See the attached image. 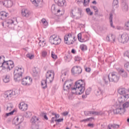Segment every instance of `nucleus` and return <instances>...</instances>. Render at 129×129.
<instances>
[{
  "label": "nucleus",
  "instance_id": "f257e3e1",
  "mask_svg": "<svg viewBox=\"0 0 129 129\" xmlns=\"http://www.w3.org/2000/svg\"><path fill=\"white\" fill-rule=\"evenodd\" d=\"M71 89L74 94H82L85 90V82L82 80L77 81Z\"/></svg>",
  "mask_w": 129,
  "mask_h": 129
},
{
  "label": "nucleus",
  "instance_id": "f03ea898",
  "mask_svg": "<svg viewBox=\"0 0 129 129\" xmlns=\"http://www.w3.org/2000/svg\"><path fill=\"white\" fill-rule=\"evenodd\" d=\"M0 66L4 69H7L9 71H11L15 67L14 61L12 60H5L4 56H0Z\"/></svg>",
  "mask_w": 129,
  "mask_h": 129
},
{
  "label": "nucleus",
  "instance_id": "7ed1b4c3",
  "mask_svg": "<svg viewBox=\"0 0 129 129\" xmlns=\"http://www.w3.org/2000/svg\"><path fill=\"white\" fill-rule=\"evenodd\" d=\"M24 73V69L16 67L14 70V80L15 82H20L22 80V76Z\"/></svg>",
  "mask_w": 129,
  "mask_h": 129
},
{
  "label": "nucleus",
  "instance_id": "20e7f679",
  "mask_svg": "<svg viewBox=\"0 0 129 129\" xmlns=\"http://www.w3.org/2000/svg\"><path fill=\"white\" fill-rule=\"evenodd\" d=\"M17 19L16 18L13 19H9L3 23V27L5 25V28H9V29H14L15 28V22Z\"/></svg>",
  "mask_w": 129,
  "mask_h": 129
},
{
  "label": "nucleus",
  "instance_id": "39448f33",
  "mask_svg": "<svg viewBox=\"0 0 129 129\" xmlns=\"http://www.w3.org/2000/svg\"><path fill=\"white\" fill-rule=\"evenodd\" d=\"M49 42L52 45H59L61 43V39L59 36L53 35L50 37Z\"/></svg>",
  "mask_w": 129,
  "mask_h": 129
},
{
  "label": "nucleus",
  "instance_id": "423d86ee",
  "mask_svg": "<svg viewBox=\"0 0 129 129\" xmlns=\"http://www.w3.org/2000/svg\"><path fill=\"white\" fill-rule=\"evenodd\" d=\"M81 14V10L80 9H74L72 11L71 16L72 18H76V19L78 20L81 18H82V15Z\"/></svg>",
  "mask_w": 129,
  "mask_h": 129
},
{
  "label": "nucleus",
  "instance_id": "0eeeda50",
  "mask_svg": "<svg viewBox=\"0 0 129 129\" xmlns=\"http://www.w3.org/2000/svg\"><path fill=\"white\" fill-rule=\"evenodd\" d=\"M18 95V93H16V91H7L4 93V96L5 98H8L10 99L12 97H14L15 96Z\"/></svg>",
  "mask_w": 129,
  "mask_h": 129
},
{
  "label": "nucleus",
  "instance_id": "6e6552de",
  "mask_svg": "<svg viewBox=\"0 0 129 129\" xmlns=\"http://www.w3.org/2000/svg\"><path fill=\"white\" fill-rule=\"evenodd\" d=\"M55 74L54 71L52 70H50L47 72L46 74V80L50 82V83L53 82L54 80V76Z\"/></svg>",
  "mask_w": 129,
  "mask_h": 129
},
{
  "label": "nucleus",
  "instance_id": "1a4fd4ad",
  "mask_svg": "<svg viewBox=\"0 0 129 129\" xmlns=\"http://www.w3.org/2000/svg\"><path fill=\"white\" fill-rule=\"evenodd\" d=\"M111 75L110 82H114L116 83L119 80V76H118V73L113 72L110 73Z\"/></svg>",
  "mask_w": 129,
  "mask_h": 129
},
{
  "label": "nucleus",
  "instance_id": "9d476101",
  "mask_svg": "<svg viewBox=\"0 0 129 129\" xmlns=\"http://www.w3.org/2000/svg\"><path fill=\"white\" fill-rule=\"evenodd\" d=\"M32 82L33 79L30 77H26L23 78L21 82L22 85H24L25 86H30Z\"/></svg>",
  "mask_w": 129,
  "mask_h": 129
},
{
  "label": "nucleus",
  "instance_id": "9b49d317",
  "mask_svg": "<svg viewBox=\"0 0 129 129\" xmlns=\"http://www.w3.org/2000/svg\"><path fill=\"white\" fill-rule=\"evenodd\" d=\"M82 73V69L80 67L75 66L72 70V73L75 76H78L79 74H81Z\"/></svg>",
  "mask_w": 129,
  "mask_h": 129
},
{
  "label": "nucleus",
  "instance_id": "f8f14e48",
  "mask_svg": "<svg viewBox=\"0 0 129 129\" xmlns=\"http://www.w3.org/2000/svg\"><path fill=\"white\" fill-rule=\"evenodd\" d=\"M128 34L126 33H124L120 36V38L119 39V42L122 44H125L127 42H128Z\"/></svg>",
  "mask_w": 129,
  "mask_h": 129
},
{
  "label": "nucleus",
  "instance_id": "ddd939ff",
  "mask_svg": "<svg viewBox=\"0 0 129 129\" xmlns=\"http://www.w3.org/2000/svg\"><path fill=\"white\" fill-rule=\"evenodd\" d=\"M39 120V118H38L36 116H33L31 119V122L32 123L31 127L32 129H39V125L36 124V122Z\"/></svg>",
  "mask_w": 129,
  "mask_h": 129
},
{
  "label": "nucleus",
  "instance_id": "4468645a",
  "mask_svg": "<svg viewBox=\"0 0 129 129\" xmlns=\"http://www.w3.org/2000/svg\"><path fill=\"white\" fill-rule=\"evenodd\" d=\"M129 98V95L128 94H125V95H122L121 96L119 97L118 98V101L120 104L121 103H123L125 100H127Z\"/></svg>",
  "mask_w": 129,
  "mask_h": 129
},
{
  "label": "nucleus",
  "instance_id": "2eb2a0df",
  "mask_svg": "<svg viewBox=\"0 0 129 129\" xmlns=\"http://www.w3.org/2000/svg\"><path fill=\"white\" fill-rule=\"evenodd\" d=\"M72 86V82L70 81H66L63 84V90H69Z\"/></svg>",
  "mask_w": 129,
  "mask_h": 129
},
{
  "label": "nucleus",
  "instance_id": "dca6fc26",
  "mask_svg": "<svg viewBox=\"0 0 129 129\" xmlns=\"http://www.w3.org/2000/svg\"><path fill=\"white\" fill-rule=\"evenodd\" d=\"M72 39V34L71 33H69L68 34V35H66L64 36V41L66 42H65L66 44H67L68 45H71L74 43V41L73 40H71V42L68 40L69 39Z\"/></svg>",
  "mask_w": 129,
  "mask_h": 129
},
{
  "label": "nucleus",
  "instance_id": "f3484780",
  "mask_svg": "<svg viewBox=\"0 0 129 129\" xmlns=\"http://www.w3.org/2000/svg\"><path fill=\"white\" fill-rule=\"evenodd\" d=\"M19 107L22 111H26L28 109V104L24 102H21L19 105Z\"/></svg>",
  "mask_w": 129,
  "mask_h": 129
},
{
  "label": "nucleus",
  "instance_id": "a211bd4d",
  "mask_svg": "<svg viewBox=\"0 0 129 129\" xmlns=\"http://www.w3.org/2000/svg\"><path fill=\"white\" fill-rule=\"evenodd\" d=\"M8 17H9V13L5 11H2L0 12V20L5 21V20H7V18H8Z\"/></svg>",
  "mask_w": 129,
  "mask_h": 129
},
{
  "label": "nucleus",
  "instance_id": "6ab92c4d",
  "mask_svg": "<svg viewBox=\"0 0 129 129\" xmlns=\"http://www.w3.org/2000/svg\"><path fill=\"white\" fill-rule=\"evenodd\" d=\"M106 41L108 42H111V43H114L115 42V36L113 34H110V36H107L106 38Z\"/></svg>",
  "mask_w": 129,
  "mask_h": 129
},
{
  "label": "nucleus",
  "instance_id": "aec40b11",
  "mask_svg": "<svg viewBox=\"0 0 129 129\" xmlns=\"http://www.w3.org/2000/svg\"><path fill=\"white\" fill-rule=\"evenodd\" d=\"M55 4L59 7H63V6H65L66 5V2L65 0H54Z\"/></svg>",
  "mask_w": 129,
  "mask_h": 129
},
{
  "label": "nucleus",
  "instance_id": "412c9836",
  "mask_svg": "<svg viewBox=\"0 0 129 129\" xmlns=\"http://www.w3.org/2000/svg\"><path fill=\"white\" fill-rule=\"evenodd\" d=\"M4 6L6 8H12L13 7V2L10 0L5 1Z\"/></svg>",
  "mask_w": 129,
  "mask_h": 129
},
{
  "label": "nucleus",
  "instance_id": "4be33fe9",
  "mask_svg": "<svg viewBox=\"0 0 129 129\" xmlns=\"http://www.w3.org/2000/svg\"><path fill=\"white\" fill-rule=\"evenodd\" d=\"M121 9L122 10V12L124 13H126L128 10V6H127V4L125 3H122L121 5Z\"/></svg>",
  "mask_w": 129,
  "mask_h": 129
},
{
  "label": "nucleus",
  "instance_id": "5701e85b",
  "mask_svg": "<svg viewBox=\"0 0 129 129\" xmlns=\"http://www.w3.org/2000/svg\"><path fill=\"white\" fill-rule=\"evenodd\" d=\"M22 121L20 120V118L19 117H15L13 120V123L15 124V125H19L21 123Z\"/></svg>",
  "mask_w": 129,
  "mask_h": 129
},
{
  "label": "nucleus",
  "instance_id": "b1692460",
  "mask_svg": "<svg viewBox=\"0 0 129 129\" xmlns=\"http://www.w3.org/2000/svg\"><path fill=\"white\" fill-rule=\"evenodd\" d=\"M119 127V125L117 124H109L107 126L108 129H116Z\"/></svg>",
  "mask_w": 129,
  "mask_h": 129
},
{
  "label": "nucleus",
  "instance_id": "393cba45",
  "mask_svg": "<svg viewBox=\"0 0 129 129\" xmlns=\"http://www.w3.org/2000/svg\"><path fill=\"white\" fill-rule=\"evenodd\" d=\"M118 93L121 95H125L126 94V90L124 88H120L118 90Z\"/></svg>",
  "mask_w": 129,
  "mask_h": 129
},
{
  "label": "nucleus",
  "instance_id": "a878e982",
  "mask_svg": "<svg viewBox=\"0 0 129 129\" xmlns=\"http://www.w3.org/2000/svg\"><path fill=\"white\" fill-rule=\"evenodd\" d=\"M22 15L23 17L28 18L30 16V12L27 9H23L22 11Z\"/></svg>",
  "mask_w": 129,
  "mask_h": 129
},
{
  "label": "nucleus",
  "instance_id": "bb28decb",
  "mask_svg": "<svg viewBox=\"0 0 129 129\" xmlns=\"http://www.w3.org/2000/svg\"><path fill=\"white\" fill-rule=\"evenodd\" d=\"M113 19V15H112V13H110L109 16V21L110 25L112 28H114V26H113V22H112Z\"/></svg>",
  "mask_w": 129,
  "mask_h": 129
},
{
  "label": "nucleus",
  "instance_id": "cd10ccee",
  "mask_svg": "<svg viewBox=\"0 0 129 129\" xmlns=\"http://www.w3.org/2000/svg\"><path fill=\"white\" fill-rule=\"evenodd\" d=\"M103 80L105 81V84H108V81L110 82V78H109V75H105L103 78Z\"/></svg>",
  "mask_w": 129,
  "mask_h": 129
},
{
  "label": "nucleus",
  "instance_id": "c85d7f7f",
  "mask_svg": "<svg viewBox=\"0 0 129 129\" xmlns=\"http://www.w3.org/2000/svg\"><path fill=\"white\" fill-rule=\"evenodd\" d=\"M11 80V77L9 75H6L3 77V81L5 83H8Z\"/></svg>",
  "mask_w": 129,
  "mask_h": 129
},
{
  "label": "nucleus",
  "instance_id": "c756f323",
  "mask_svg": "<svg viewBox=\"0 0 129 129\" xmlns=\"http://www.w3.org/2000/svg\"><path fill=\"white\" fill-rule=\"evenodd\" d=\"M90 114H93L94 115H102L103 113L102 111H90Z\"/></svg>",
  "mask_w": 129,
  "mask_h": 129
},
{
  "label": "nucleus",
  "instance_id": "7c9ffc66",
  "mask_svg": "<svg viewBox=\"0 0 129 129\" xmlns=\"http://www.w3.org/2000/svg\"><path fill=\"white\" fill-rule=\"evenodd\" d=\"M47 80H43L41 81V86L43 89H46L47 88Z\"/></svg>",
  "mask_w": 129,
  "mask_h": 129
},
{
  "label": "nucleus",
  "instance_id": "2f4dec72",
  "mask_svg": "<svg viewBox=\"0 0 129 129\" xmlns=\"http://www.w3.org/2000/svg\"><path fill=\"white\" fill-rule=\"evenodd\" d=\"M32 4L35 6V7H39V4L41 2V0H30Z\"/></svg>",
  "mask_w": 129,
  "mask_h": 129
},
{
  "label": "nucleus",
  "instance_id": "473e14b6",
  "mask_svg": "<svg viewBox=\"0 0 129 129\" xmlns=\"http://www.w3.org/2000/svg\"><path fill=\"white\" fill-rule=\"evenodd\" d=\"M95 93L96 95H97V96H99V95H101V94H102V90H101V88H98V89L95 91Z\"/></svg>",
  "mask_w": 129,
  "mask_h": 129
},
{
  "label": "nucleus",
  "instance_id": "72a5a7b5",
  "mask_svg": "<svg viewBox=\"0 0 129 129\" xmlns=\"http://www.w3.org/2000/svg\"><path fill=\"white\" fill-rule=\"evenodd\" d=\"M112 7L113 9H117L118 8V0H114L113 1Z\"/></svg>",
  "mask_w": 129,
  "mask_h": 129
},
{
  "label": "nucleus",
  "instance_id": "f704fd0d",
  "mask_svg": "<svg viewBox=\"0 0 129 129\" xmlns=\"http://www.w3.org/2000/svg\"><path fill=\"white\" fill-rule=\"evenodd\" d=\"M38 44L40 47H44L46 45V41L44 39L40 40Z\"/></svg>",
  "mask_w": 129,
  "mask_h": 129
},
{
  "label": "nucleus",
  "instance_id": "c9c22d12",
  "mask_svg": "<svg viewBox=\"0 0 129 129\" xmlns=\"http://www.w3.org/2000/svg\"><path fill=\"white\" fill-rule=\"evenodd\" d=\"M52 11H54V12H56L57 14H59L61 12L59 9H57V7L55 6V5H52L51 6Z\"/></svg>",
  "mask_w": 129,
  "mask_h": 129
},
{
  "label": "nucleus",
  "instance_id": "e433bc0d",
  "mask_svg": "<svg viewBox=\"0 0 129 129\" xmlns=\"http://www.w3.org/2000/svg\"><path fill=\"white\" fill-rule=\"evenodd\" d=\"M89 3H90V0H83V4L84 7H88L89 6Z\"/></svg>",
  "mask_w": 129,
  "mask_h": 129
},
{
  "label": "nucleus",
  "instance_id": "4c0bfd02",
  "mask_svg": "<svg viewBox=\"0 0 129 129\" xmlns=\"http://www.w3.org/2000/svg\"><path fill=\"white\" fill-rule=\"evenodd\" d=\"M80 48L82 51H86L87 50V46L84 44L81 45Z\"/></svg>",
  "mask_w": 129,
  "mask_h": 129
},
{
  "label": "nucleus",
  "instance_id": "58836bf2",
  "mask_svg": "<svg viewBox=\"0 0 129 129\" xmlns=\"http://www.w3.org/2000/svg\"><path fill=\"white\" fill-rule=\"evenodd\" d=\"M27 58H29V59H34V58L35 57V55H34V54H32L31 53H28L27 55H26Z\"/></svg>",
  "mask_w": 129,
  "mask_h": 129
},
{
  "label": "nucleus",
  "instance_id": "ea45409f",
  "mask_svg": "<svg viewBox=\"0 0 129 129\" xmlns=\"http://www.w3.org/2000/svg\"><path fill=\"white\" fill-rule=\"evenodd\" d=\"M119 73H122V77H124V78L127 77V73H126V72H124L123 70H120Z\"/></svg>",
  "mask_w": 129,
  "mask_h": 129
},
{
  "label": "nucleus",
  "instance_id": "a19ab883",
  "mask_svg": "<svg viewBox=\"0 0 129 129\" xmlns=\"http://www.w3.org/2000/svg\"><path fill=\"white\" fill-rule=\"evenodd\" d=\"M82 35L81 33H79L78 34V39L80 42H83L84 40L81 38Z\"/></svg>",
  "mask_w": 129,
  "mask_h": 129
},
{
  "label": "nucleus",
  "instance_id": "79ce46f5",
  "mask_svg": "<svg viewBox=\"0 0 129 129\" xmlns=\"http://www.w3.org/2000/svg\"><path fill=\"white\" fill-rule=\"evenodd\" d=\"M15 111H16V110H13L11 112L6 113L5 115V117H7V116H10V115H12V114H14V112H15Z\"/></svg>",
  "mask_w": 129,
  "mask_h": 129
},
{
  "label": "nucleus",
  "instance_id": "37998d69",
  "mask_svg": "<svg viewBox=\"0 0 129 129\" xmlns=\"http://www.w3.org/2000/svg\"><path fill=\"white\" fill-rule=\"evenodd\" d=\"M41 23H43V25H44V26H48V22H47V21H46V19H42L41 20Z\"/></svg>",
  "mask_w": 129,
  "mask_h": 129
},
{
  "label": "nucleus",
  "instance_id": "c03bdc74",
  "mask_svg": "<svg viewBox=\"0 0 129 129\" xmlns=\"http://www.w3.org/2000/svg\"><path fill=\"white\" fill-rule=\"evenodd\" d=\"M64 60L66 62H70L71 60V57L69 56H64Z\"/></svg>",
  "mask_w": 129,
  "mask_h": 129
},
{
  "label": "nucleus",
  "instance_id": "a18cd8bd",
  "mask_svg": "<svg viewBox=\"0 0 129 129\" xmlns=\"http://www.w3.org/2000/svg\"><path fill=\"white\" fill-rule=\"evenodd\" d=\"M92 9L95 11V15H97V13H98V9H97V7L93 6Z\"/></svg>",
  "mask_w": 129,
  "mask_h": 129
},
{
  "label": "nucleus",
  "instance_id": "49530a36",
  "mask_svg": "<svg viewBox=\"0 0 129 129\" xmlns=\"http://www.w3.org/2000/svg\"><path fill=\"white\" fill-rule=\"evenodd\" d=\"M91 119H94V117L88 118L87 119L82 120V121H84L85 122H86V121H89V120H91Z\"/></svg>",
  "mask_w": 129,
  "mask_h": 129
},
{
  "label": "nucleus",
  "instance_id": "de8ad7c7",
  "mask_svg": "<svg viewBox=\"0 0 129 129\" xmlns=\"http://www.w3.org/2000/svg\"><path fill=\"white\" fill-rule=\"evenodd\" d=\"M125 28L126 30L129 31V21L125 23Z\"/></svg>",
  "mask_w": 129,
  "mask_h": 129
},
{
  "label": "nucleus",
  "instance_id": "09e8293b",
  "mask_svg": "<svg viewBox=\"0 0 129 129\" xmlns=\"http://www.w3.org/2000/svg\"><path fill=\"white\" fill-rule=\"evenodd\" d=\"M51 57L53 59H57V55L55 54L53 51L51 52Z\"/></svg>",
  "mask_w": 129,
  "mask_h": 129
},
{
  "label": "nucleus",
  "instance_id": "8fccbe9b",
  "mask_svg": "<svg viewBox=\"0 0 129 129\" xmlns=\"http://www.w3.org/2000/svg\"><path fill=\"white\" fill-rule=\"evenodd\" d=\"M124 68L126 69L127 71H128L129 72V62L125 63Z\"/></svg>",
  "mask_w": 129,
  "mask_h": 129
},
{
  "label": "nucleus",
  "instance_id": "3c124183",
  "mask_svg": "<svg viewBox=\"0 0 129 129\" xmlns=\"http://www.w3.org/2000/svg\"><path fill=\"white\" fill-rule=\"evenodd\" d=\"M124 57H127L129 59V51H126L124 53Z\"/></svg>",
  "mask_w": 129,
  "mask_h": 129
},
{
  "label": "nucleus",
  "instance_id": "603ef678",
  "mask_svg": "<svg viewBox=\"0 0 129 129\" xmlns=\"http://www.w3.org/2000/svg\"><path fill=\"white\" fill-rule=\"evenodd\" d=\"M85 71H86V72H90V71H91V69L90 68H87L86 67H84Z\"/></svg>",
  "mask_w": 129,
  "mask_h": 129
},
{
  "label": "nucleus",
  "instance_id": "864d4df0",
  "mask_svg": "<svg viewBox=\"0 0 129 129\" xmlns=\"http://www.w3.org/2000/svg\"><path fill=\"white\" fill-rule=\"evenodd\" d=\"M47 53L46 51H43L42 52V56L43 57H46V56H47Z\"/></svg>",
  "mask_w": 129,
  "mask_h": 129
},
{
  "label": "nucleus",
  "instance_id": "5fc2aeb1",
  "mask_svg": "<svg viewBox=\"0 0 129 129\" xmlns=\"http://www.w3.org/2000/svg\"><path fill=\"white\" fill-rule=\"evenodd\" d=\"M80 60H81V58H80L79 56H75V61H80Z\"/></svg>",
  "mask_w": 129,
  "mask_h": 129
},
{
  "label": "nucleus",
  "instance_id": "6e6d98bb",
  "mask_svg": "<svg viewBox=\"0 0 129 129\" xmlns=\"http://www.w3.org/2000/svg\"><path fill=\"white\" fill-rule=\"evenodd\" d=\"M69 113V112L65 111V112H63L62 113V115H63V116H66L68 115Z\"/></svg>",
  "mask_w": 129,
  "mask_h": 129
},
{
  "label": "nucleus",
  "instance_id": "4d7b16f0",
  "mask_svg": "<svg viewBox=\"0 0 129 129\" xmlns=\"http://www.w3.org/2000/svg\"><path fill=\"white\" fill-rule=\"evenodd\" d=\"M57 119H55V117H52L50 121L51 123H54V121H56Z\"/></svg>",
  "mask_w": 129,
  "mask_h": 129
},
{
  "label": "nucleus",
  "instance_id": "13d9d810",
  "mask_svg": "<svg viewBox=\"0 0 129 129\" xmlns=\"http://www.w3.org/2000/svg\"><path fill=\"white\" fill-rule=\"evenodd\" d=\"M89 93H90V89H88L86 91V95H88Z\"/></svg>",
  "mask_w": 129,
  "mask_h": 129
},
{
  "label": "nucleus",
  "instance_id": "bf43d9fd",
  "mask_svg": "<svg viewBox=\"0 0 129 129\" xmlns=\"http://www.w3.org/2000/svg\"><path fill=\"white\" fill-rule=\"evenodd\" d=\"M84 113L85 115H90V111H85Z\"/></svg>",
  "mask_w": 129,
  "mask_h": 129
},
{
  "label": "nucleus",
  "instance_id": "052dcab7",
  "mask_svg": "<svg viewBox=\"0 0 129 129\" xmlns=\"http://www.w3.org/2000/svg\"><path fill=\"white\" fill-rule=\"evenodd\" d=\"M43 115L44 118H45V119H46V120H48V117H47V115H46V113H43Z\"/></svg>",
  "mask_w": 129,
  "mask_h": 129
},
{
  "label": "nucleus",
  "instance_id": "680f3d73",
  "mask_svg": "<svg viewBox=\"0 0 129 129\" xmlns=\"http://www.w3.org/2000/svg\"><path fill=\"white\" fill-rule=\"evenodd\" d=\"M32 74L34 76H37V75H38V72H37L36 71H33Z\"/></svg>",
  "mask_w": 129,
  "mask_h": 129
},
{
  "label": "nucleus",
  "instance_id": "e2e57ef3",
  "mask_svg": "<svg viewBox=\"0 0 129 129\" xmlns=\"http://www.w3.org/2000/svg\"><path fill=\"white\" fill-rule=\"evenodd\" d=\"M55 120L57 122H61V121H63V118H60V119H56Z\"/></svg>",
  "mask_w": 129,
  "mask_h": 129
},
{
  "label": "nucleus",
  "instance_id": "0e129e2a",
  "mask_svg": "<svg viewBox=\"0 0 129 129\" xmlns=\"http://www.w3.org/2000/svg\"><path fill=\"white\" fill-rule=\"evenodd\" d=\"M86 11L87 14H89V12L91 11L90 10V8H86Z\"/></svg>",
  "mask_w": 129,
  "mask_h": 129
},
{
  "label": "nucleus",
  "instance_id": "69168bd1",
  "mask_svg": "<svg viewBox=\"0 0 129 129\" xmlns=\"http://www.w3.org/2000/svg\"><path fill=\"white\" fill-rule=\"evenodd\" d=\"M55 116V118H59V117H60V115H59V114H57L56 113Z\"/></svg>",
  "mask_w": 129,
  "mask_h": 129
},
{
  "label": "nucleus",
  "instance_id": "338daca9",
  "mask_svg": "<svg viewBox=\"0 0 129 129\" xmlns=\"http://www.w3.org/2000/svg\"><path fill=\"white\" fill-rule=\"evenodd\" d=\"M13 106L11 105L10 107L8 106L7 108V110H9V109H11V108H13Z\"/></svg>",
  "mask_w": 129,
  "mask_h": 129
},
{
  "label": "nucleus",
  "instance_id": "774afa93",
  "mask_svg": "<svg viewBox=\"0 0 129 129\" xmlns=\"http://www.w3.org/2000/svg\"><path fill=\"white\" fill-rule=\"evenodd\" d=\"M88 126H90L91 127H93L94 125H93V124L89 123L88 124Z\"/></svg>",
  "mask_w": 129,
  "mask_h": 129
}]
</instances>
